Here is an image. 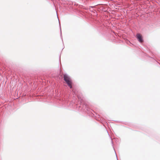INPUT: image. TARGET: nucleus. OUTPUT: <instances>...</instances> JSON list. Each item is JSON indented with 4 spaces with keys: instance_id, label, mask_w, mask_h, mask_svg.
<instances>
[{
    "instance_id": "f03ea898",
    "label": "nucleus",
    "mask_w": 160,
    "mask_h": 160,
    "mask_svg": "<svg viewBox=\"0 0 160 160\" xmlns=\"http://www.w3.org/2000/svg\"><path fill=\"white\" fill-rule=\"evenodd\" d=\"M137 38L140 42H143L142 36L141 34L139 33L137 34Z\"/></svg>"
},
{
    "instance_id": "f257e3e1",
    "label": "nucleus",
    "mask_w": 160,
    "mask_h": 160,
    "mask_svg": "<svg viewBox=\"0 0 160 160\" xmlns=\"http://www.w3.org/2000/svg\"><path fill=\"white\" fill-rule=\"evenodd\" d=\"M63 78L64 80L66 82L68 86L70 88H72V80L69 77L67 74L63 75Z\"/></svg>"
}]
</instances>
